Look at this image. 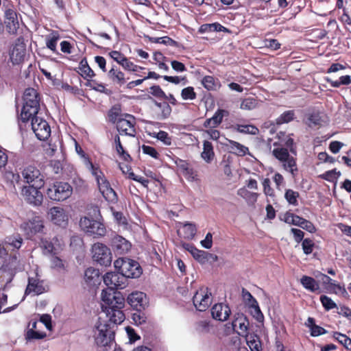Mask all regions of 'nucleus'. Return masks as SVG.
Listing matches in <instances>:
<instances>
[{
	"mask_svg": "<svg viewBox=\"0 0 351 351\" xmlns=\"http://www.w3.org/2000/svg\"><path fill=\"white\" fill-rule=\"evenodd\" d=\"M319 300L326 311L332 310L337 306L336 303L327 295H322Z\"/></svg>",
	"mask_w": 351,
	"mask_h": 351,
	"instance_id": "nucleus-55",
	"label": "nucleus"
},
{
	"mask_svg": "<svg viewBox=\"0 0 351 351\" xmlns=\"http://www.w3.org/2000/svg\"><path fill=\"white\" fill-rule=\"evenodd\" d=\"M117 270L121 271L126 278H138L143 272L140 264L128 258H119L114 263Z\"/></svg>",
	"mask_w": 351,
	"mask_h": 351,
	"instance_id": "nucleus-5",
	"label": "nucleus"
},
{
	"mask_svg": "<svg viewBox=\"0 0 351 351\" xmlns=\"http://www.w3.org/2000/svg\"><path fill=\"white\" fill-rule=\"evenodd\" d=\"M232 128L237 132L242 134L256 135L259 132L258 128L252 124H235L232 125Z\"/></svg>",
	"mask_w": 351,
	"mask_h": 351,
	"instance_id": "nucleus-38",
	"label": "nucleus"
},
{
	"mask_svg": "<svg viewBox=\"0 0 351 351\" xmlns=\"http://www.w3.org/2000/svg\"><path fill=\"white\" fill-rule=\"evenodd\" d=\"M289 149L285 147H276L272 151V155L280 162L286 171H289L293 176L298 172L296 158L291 156Z\"/></svg>",
	"mask_w": 351,
	"mask_h": 351,
	"instance_id": "nucleus-8",
	"label": "nucleus"
},
{
	"mask_svg": "<svg viewBox=\"0 0 351 351\" xmlns=\"http://www.w3.org/2000/svg\"><path fill=\"white\" fill-rule=\"evenodd\" d=\"M225 145L230 153L238 156H244L249 154L248 147L239 142L227 139V143H226Z\"/></svg>",
	"mask_w": 351,
	"mask_h": 351,
	"instance_id": "nucleus-26",
	"label": "nucleus"
},
{
	"mask_svg": "<svg viewBox=\"0 0 351 351\" xmlns=\"http://www.w3.org/2000/svg\"><path fill=\"white\" fill-rule=\"evenodd\" d=\"M23 180L28 185L44 186L45 184V175L40 169L34 165H28L23 167L21 171Z\"/></svg>",
	"mask_w": 351,
	"mask_h": 351,
	"instance_id": "nucleus-6",
	"label": "nucleus"
},
{
	"mask_svg": "<svg viewBox=\"0 0 351 351\" xmlns=\"http://www.w3.org/2000/svg\"><path fill=\"white\" fill-rule=\"evenodd\" d=\"M145 309L135 310L132 314V319L136 326L142 325L146 323L147 317L144 312Z\"/></svg>",
	"mask_w": 351,
	"mask_h": 351,
	"instance_id": "nucleus-47",
	"label": "nucleus"
},
{
	"mask_svg": "<svg viewBox=\"0 0 351 351\" xmlns=\"http://www.w3.org/2000/svg\"><path fill=\"white\" fill-rule=\"evenodd\" d=\"M32 292L35 293L36 295H40L45 292V289L43 286V282L38 279L37 277L28 278V285L25 291V294L28 295Z\"/></svg>",
	"mask_w": 351,
	"mask_h": 351,
	"instance_id": "nucleus-25",
	"label": "nucleus"
},
{
	"mask_svg": "<svg viewBox=\"0 0 351 351\" xmlns=\"http://www.w3.org/2000/svg\"><path fill=\"white\" fill-rule=\"evenodd\" d=\"M250 309V313L253 317L258 322H263L264 315L261 311L258 302L254 304H252L248 306Z\"/></svg>",
	"mask_w": 351,
	"mask_h": 351,
	"instance_id": "nucleus-49",
	"label": "nucleus"
},
{
	"mask_svg": "<svg viewBox=\"0 0 351 351\" xmlns=\"http://www.w3.org/2000/svg\"><path fill=\"white\" fill-rule=\"evenodd\" d=\"M178 171L184 176L189 182L197 181L198 173L193 166L186 160L177 158L175 160Z\"/></svg>",
	"mask_w": 351,
	"mask_h": 351,
	"instance_id": "nucleus-16",
	"label": "nucleus"
},
{
	"mask_svg": "<svg viewBox=\"0 0 351 351\" xmlns=\"http://www.w3.org/2000/svg\"><path fill=\"white\" fill-rule=\"evenodd\" d=\"M26 53V48L24 44H16L10 54V58L13 64H19L24 60Z\"/></svg>",
	"mask_w": 351,
	"mask_h": 351,
	"instance_id": "nucleus-27",
	"label": "nucleus"
},
{
	"mask_svg": "<svg viewBox=\"0 0 351 351\" xmlns=\"http://www.w3.org/2000/svg\"><path fill=\"white\" fill-rule=\"evenodd\" d=\"M23 243V239L20 237L18 239H9V241L5 243V245L8 248V250L10 249L11 247H13V249L19 250Z\"/></svg>",
	"mask_w": 351,
	"mask_h": 351,
	"instance_id": "nucleus-63",
	"label": "nucleus"
},
{
	"mask_svg": "<svg viewBox=\"0 0 351 351\" xmlns=\"http://www.w3.org/2000/svg\"><path fill=\"white\" fill-rule=\"evenodd\" d=\"M121 106L120 104L112 106L108 112L109 121L113 124H116L119 120V118L122 117L123 114L121 113Z\"/></svg>",
	"mask_w": 351,
	"mask_h": 351,
	"instance_id": "nucleus-40",
	"label": "nucleus"
},
{
	"mask_svg": "<svg viewBox=\"0 0 351 351\" xmlns=\"http://www.w3.org/2000/svg\"><path fill=\"white\" fill-rule=\"evenodd\" d=\"M212 328L210 322L207 320H201L196 323L195 329L200 334L210 333Z\"/></svg>",
	"mask_w": 351,
	"mask_h": 351,
	"instance_id": "nucleus-53",
	"label": "nucleus"
},
{
	"mask_svg": "<svg viewBox=\"0 0 351 351\" xmlns=\"http://www.w3.org/2000/svg\"><path fill=\"white\" fill-rule=\"evenodd\" d=\"M156 137L167 145H170L171 144V138L169 137V134L165 131H159L156 134Z\"/></svg>",
	"mask_w": 351,
	"mask_h": 351,
	"instance_id": "nucleus-64",
	"label": "nucleus"
},
{
	"mask_svg": "<svg viewBox=\"0 0 351 351\" xmlns=\"http://www.w3.org/2000/svg\"><path fill=\"white\" fill-rule=\"evenodd\" d=\"M77 69L80 70V71H77V72L85 80H88V78H92L95 76L94 71L89 66L86 58L81 60Z\"/></svg>",
	"mask_w": 351,
	"mask_h": 351,
	"instance_id": "nucleus-32",
	"label": "nucleus"
},
{
	"mask_svg": "<svg viewBox=\"0 0 351 351\" xmlns=\"http://www.w3.org/2000/svg\"><path fill=\"white\" fill-rule=\"evenodd\" d=\"M153 106H152L151 112L154 119L158 121H163L168 119L172 112V108L169 104L166 101H158L152 99Z\"/></svg>",
	"mask_w": 351,
	"mask_h": 351,
	"instance_id": "nucleus-15",
	"label": "nucleus"
},
{
	"mask_svg": "<svg viewBox=\"0 0 351 351\" xmlns=\"http://www.w3.org/2000/svg\"><path fill=\"white\" fill-rule=\"evenodd\" d=\"M114 143L115 149L119 157L125 161L129 162L132 160L130 155L125 151L123 146L121 142L119 134H115L114 136Z\"/></svg>",
	"mask_w": 351,
	"mask_h": 351,
	"instance_id": "nucleus-33",
	"label": "nucleus"
},
{
	"mask_svg": "<svg viewBox=\"0 0 351 351\" xmlns=\"http://www.w3.org/2000/svg\"><path fill=\"white\" fill-rule=\"evenodd\" d=\"M93 212L95 218L93 216H84L80 219V226L82 230L87 234L93 236L95 238H99L105 236L106 228L100 218L99 209L97 206L93 207Z\"/></svg>",
	"mask_w": 351,
	"mask_h": 351,
	"instance_id": "nucleus-4",
	"label": "nucleus"
},
{
	"mask_svg": "<svg viewBox=\"0 0 351 351\" xmlns=\"http://www.w3.org/2000/svg\"><path fill=\"white\" fill-rule=\"evenodd\" d=\"M300 283L307 290L315 292L319 289V282L313 277L303 276L300 278Z\"/></svg>",
	"mask_w": 351,
	"mask_h": 351,
	"instance_id": "nucleus-34",
	"label": "nucleus"
},
{
	"mask_svg": "<svg viewBox=\"0 0 351 351\" xmlns=\"http://www.w3.org/2000/svg\"><path fill=\"white\" fill-rule=\"evenodd\" d=\"M60 36L58 32L53 31L46 38V46L53 53H58L57 51V43L60 40Z\"/></svg>",
	"mask_w": 351,
	"mask_h": 351,
	"instance_id": "nucleus-42",
	"label": "nucleus"
},
{
	"mask_svg": "<svg viewBox=\"0 0 351 351\" xmlns=\"http://www.w3.org/2000/svg\"><path fill=\"white\" fill-rule=\"evenodd\" d=\"M101 300L103 302L101 307L108 320H102L99 317L96 326L98 334L95 337V342L98 346L106 347L110 346L114 341V325L121 324L125 319L123 311L125 299L119 291L103 290Z\"/></svg>",
	"mask_w": 351,
	"mask_h": 351,
	"instance_id": "nucleus-1",
	"label": "nucleus"
},
{
	"mask_svg": "<svg viewBox=\"0 0 351 351\" xmlns=\"http://www.w3.org/2000/svg\"><path fill=\"white\" fill-rule=\"evenodd\" d=\"M141 148L143 154L149 155L155 159L159 158V154L154 147L143 145Z\"/></svg>",
	"mask_w": 351,
	"mask_h": 351,
	"instance_id": "nucleus-60",
	"label": "nucleus"
},
{
	"mask_svg": "<svg viewBox=\"0 0 351 351\" xmlns=\"http://www.w3.org/2000/svg\"><path fill=\"white\" fill-rule=\"evenodd\" d=\"M211 293L208 287H201L196 291L193 298V303L199 311H205L211 304Z\"/></svg>",
	"mask_w": 351,
	"mask_h": 351,
	"instance_id": "nucleus-13",
	"label": "nucleus"
},
{
	"mask_svg": "<svg viewBox=\"0 0 351 351\" xmlns=\"http://www.w3.org/2000/svg\"><path fill=\"white\" fill-rule=\"evenodd\" d=\"M335 340L342 344L346 349L351 350V339L346 335L335 332L333 334Z\"/></svg>",
	"mask_w": 351,
	"mask_h": 351,
	"instance_id": "nucleus-50",
	"label": "nucleus"
},
{
	"mask_svg": "<svg viewBox=\"0 0 351 351\" xmlns=\"http://www.w3.org/2000/svg\"><path fill=\"white\" fill-rule=\"evenodd\" d=\"M218 80L211 75H206L202 80V84L208 90H215L217 86Z\"/></svg>",
	"mask_w": 351,
	"mask_h": 351,
	"instance_id": "nucleus-48",
	"label": "nucleus"
},
{
	"mask_svg": "<svg viewBox=\"0 0 351 351\" xmlns=\"http://www.w3.org/2000/svg\"><path fill=\"white\" fill-rule=\"evenodd\" d=\"M46 337V333L43 332H39L30 328L27 331L26 339L28 340L32 339H42Z\"/></svg>",
	"mask_w": 351,
	"mask_h": 351,
	"instance_id": "nucleus-58",
	"label": "nucleus"
},
{
	"mask_svg": "<svg viewBox=\"0 0 351 351\" xmlns=\"http://www.w3.org/2000/svg\"><path fill=\"white\" fill-rule=\"evenodd\" d=\"M248 321L245 316H244L243 314L241 315H239L232 321V326L234 330L239 326V328L241 331L242 333L246 334L248 333L247 329H248Z\"/></svg>",
	"mask_w": 351,
	"mask_h": 351,
	"instance_id": "nucleus-41",
	"label": "nucleus"
},
{
	"mask_svg": "<svg viewBox=\"0 0 351 351\" xmlns=\"http://www.w3.org/2000/svg\"><path fill=\"white\" fill-rule=\"evenodd\" d=\"M112 247L116 253L123 254L130 250L131 244L123 237L117 235L112 239Z\"/></svg>",
	"mask_w": 351,
	"mask_h": 351,
	"instance_id": "nucleus-23",
	"label": "nucleus"
},
{
	"mask_svg": "<svg viewBox=\"0 0 351 351\" xmlns=\"http://www.w3.org/2000/svg\"><path fill=\"white\" fill-rule=\"evenodd\" d=\"M293 134H286L285 132H279L277 134V138L279 141V145L282 147L287 148L289 152L294 154H297V146L293 138Z\"/></svg>",
	"mask_w": 351,
	"mask_h": 351,
	"instance_id": "nucleus-22",
	"label": "nucleus"
},
{
	"mask_svg": "<svg viewBox=\"0 0 351 351\" xmlns=\"http://www.w3.org/2000/svg\"><path fill=\"white\" fill-rule=\"evenodd\" d=\"M93 258L99 265L105 267L110 266L112 263L110 250L101 243H95L92 247Z\"/></svg>",
	"mask_w": 351,
	"mask_h": 351,
	"instance_id": "nucleus-11",
	"label": "nucleus"
},
{
	"mask_svg": "<svg viewBox=\"0 0 351 351\" xmlns=\"http://www.w3.org/2000/svg\"><path fill=\"white\" fill-rule=\"evenodd\" d=\"M44 228L43 220L39 216H35L21 224V228L29 237L43 232Z\"/></svg>",
	"mask_w": 351,
	"mask_h": 351,
	"instance_id": "nucleus-18",
	"label": "nucleus"
},
{
	"mask_svg": "<svg viewBox=\"0 0 351 351\" xmlns=\"http://www.w3.org/2000/svg\"><path fill=\"white\" fill-rule=\"evenodd\" d=\"M5 24L6 29L10 34L15 35L19 28L18 14L13 6L5 11Z\"/></svg>",
	"mask_w": 351,
	"mask_h": 351,
	"instance_id": "nucleus-17",
	"label": "nucleus"
},
{
	"mask_svg": "<svg viewBox=\"0 0 351 351\" xmlns=\"http://www.w3.org/2000/svg\"><path fill=\"white\" fill-rule=\"evenodd\" d=\"M108 77L115 84L121 86L126 83L127 79L125 74L117 66H112L108 71Z\"/></svg>",
	"mask_w": 351,
	"mask_h": 351,
	"instance_id": "nucleus-30",
	"label": "nucleus"
},
{
	"mask_svg": "<svg viewBox=\"0 0 351 351\" xmlns=\"http://www.w3.org/2000/svg\"><path fill=\"white\" fill-rule=\"evenodd\" d=\"M228 29L224 26L221 25L219 23H205L202 24L199 29L198 32L200 34H204L206 32H227Z\"/></svg>",
	"mask_w": 351,
	"mask_h": 351,
	"instance_id": "nucleus-35",
	"label": "nucleus"
},
{
	"mask_svg": "<svg viewBox=\"0 0 351 351\" xmlns=\"http://www.w3.org/2000/svg\"><path fill=\"white\" fill-rule=\"evenodd\" d=\"M201 157L207 163H210L215 158V152L211 142L204 141L203 142V151Z\"/></svg>",
	"mask_w": 351,
	"mask_h": 351,
	"instance_id": "nucleus-31",
	"label": "nucleus"
},
{
	"mask_svg": "<svg viewBox=\"0 0 351 351\" xmlns=\"http://www.w3.org/2000/svg\"><path fill=\"white\" fill-rule=\"evenodd\" d=\"M295 222V226L301 227L302 228L307 230L311 233H314L316 232V228L314 224L311 221L306 220L302 217L298 215Z\"/></svg>",
	"mask_w": 351,
	"mask_h": 351,
	"instance_id": "nucleus-43",
	"label": "nucleus"
},
{
	"mask_svg": "<svg viewBox=\"0 0 351 351\" xmlns=\"http://www.w3.org/2000/svg\"><path fill=\"white\" fill-rule=\"evenodd\" d=\"M242 297L248 306H250L252 304L256 303L257 302V300L253 297L250 292L248 291L245 288L242 289Z\"/></svg>",
	"mask_w": 351,
	"mask_h": 351,
	"instance_id": "nucleus-62",
	"label": "nucleus"
},
{
	"mask_svg": "<svg viewBox=\"0 0 351 351\" xmlns=\"http://www.w3.org/2000/svg\"><path fill=\"white\" fill-rule=\"evenodd\" d=\"M299 196V193L292 189H287L285 193V198L286 200L289 202V204L293 206L298 205V198Z\"/></svg>",
	"mask_w": 351,
	"mask_h": 351,
	"instance_id": "nucleus-51",
	"label": "nucleus"
},
{
	"mask_svg": "<svg viewBox=\"0 0 351 351\" xmlns=\"http://www.w3.org/2000/svg\"><path fill=\"white\" fill-rule=\"evenodd\" d=\"M323 120L320 112H313L307 115L306 120L304 121L309 128L319 127L322 125Z\"/></svg>",
	"mask_w": 351,
	"mask_h": 351,
	"instance_id": "nucleus-37",
	"label": "nucleus"
},
{
	"mask_svg": "<svg viewBox=\"0 0 351 351\" xmlns=\"http://www.w3.org/2000/svg\"><path fill=\"white\" fill-rule=\"evenodd\" d=\"M72 192L73 188L69 183L57 181L47 189V195L50 199L60 202L68 199Z\"/></svg>",
	"mask_w": 351,
	"mask_h": 351,
	"instance_id": "nucleus-7",
	"label": "nucleus"
},
{
	"mask_svg": "<svg viewBox=\"0 0 351 351\" xmlns=\"http://www.w3.org/2000/svg\"><path fill=\"white\" fill-rule=\"evenodd\" d=\"M302 247L306 255L311 254L314 250L315 243L311 239L306 238L302 242Z\"/></svg>",
	"mask_w": 351,
	"mask_h": 351,
	"instance_id": "nucleus-56",
	"label": "nucleus"
},
{
	"mask_svg": "<svg viewBox=\"0 0 351 351\" xmlns=\"http://www.w3.org/2000/svg\"><path fill=\"white\" fill-rule=\"evenodd\" d=\"M49 214L53 223L60 226H65L67 224L69 217L63 208L53 206L50 208Z\"/></svg>",
	"mask_w": 351,
	"mask_h": 351,
	"instance_id": "nucleus-20",
	"label": "nucleus"
},
{
	"mask_svg": "<svg viewBox=\"0 0 351 351\" xmlns=\"http://www.w3.org/2000/svg\"><path fill=\"white\" fill-rule=\"evenodd\" d=\"M237 194L240 197L244 198L250 205H254L259 196L258 193L251 192L245 188L239 189L237 191Z\"/></svg>",
	"mask_w": 351,
	"mask_h": 351,
	"instance_id": "nucleus-36",
	"label": "nucleus"
},
{
	"mask_svg": "<svg viewBox=\"0 0 351 351\" xmlns=\"http://www.w3.org/2000/svg\"><path fill=\"white\" fill-rule=\"evenodd\" d=\"M84 245V241L82 237L77 235H74L71 238L70 246L73 250L81 249Z\"/></svg>",
	"mask_w": 351,
	"mask_h": 351,
	"instance_id": "nucleus-59",
	"label": "nucleus"
},
{
	"mask_svg": "<svg viewBox=\"0 0 351 351\" xmlns=\"http://www.w3.org/2000/svg\"><path fill=\"white\" fill-rule=\"evenodd\" d=\"M127 278L121 271L107 272L104 276V282L108 287L107 290L117 291L125 287Z\"/></svg>",
	"mask_w": 351,
	"mask_h": 351,
	"instance_id": "nucleus-14",
	"label": "nucleus"
},
{
	"mask_svg": "<svg viewBox=\"0 0 351 351\" xmlns=\"http://www.w3.org/2000/svg\"><path fill=\"white\" fill-rule=\"evenodd\" d=\"M228 114L227 110L218 109L211 118L204 121L203 125L206 128H216L222 123L223 117Z\"/></svg>",
	"mask_w": 351,
	"mask_h": 351,
	"instance_id": "nucleus-24",
	"label": "nucleus"
},
{
	"mask_svg": "<svg viewBox=\"0 0 351 351\" xmlns=\"http://www.w3.org/2000/svg\"><path fill=\"white\" fill-rule=\"evenodd\" d=\"M136 125L134 116L124 113L116 123V128L119 134L134 137L136 134Z\"/></svg>",
	"mask_w": 351,
	"mask_h": 351,
	"instance_id": "nucleus-9",
	"label": "nucleus"
},
{
	"mask_svg": "<svg viewBox=\"0 0 351 351\" xmlns=\"http://www.w3.org/2000/svg\"><path fill=\"white\" fill-rule=\"evenodd\" d=\"M295 118V113L293 110H289L285 111L281 114L276 119V123L277 125H282L284 123H288Z\"/></svg>",
	"mask_w": 351,
	"mask_h": 351,
	"instance_id": "nucleus-44",
	"label": "nucleus"
},
{
	"mask_svg": "<svg viewBox=\"0 0 351 351\" xmlns=\"http://www.w3.org/2000/svg\"><path fill=\"white\" fill-rule=\"evenodd\" d=\"M185 248L191 254L193 257L202 264L206 263L212 254L203 250H198L193 245L186 244Z\"/></svg>",
	"mask_w": 351,
	"mask_h": 351,
	"instance_id": "nucleus-28",
	"label": "nucleus"
},
{
	"mask_svg": "<svg viewBox=\"0 0 351 351\" xmlns=\"http://www.w3.org/2000/svg\"><path fill=\"white\" fill-rule=\"evenodd\" d=\"M31 125L36 136L40 141H45L51 135V128L48 122L38 114L30 119Z\"/></svg>",
	"mask_w": 351,
	"mask_h": 351,
	"instance_id": "nucleus-12",
	"label": "nucleus"
},
{
	"mask_svg": "<svg viewBox=\"0 0 351 351\" xmlns=\"http://www.w3.org/2000/svg\"><path fill=\"white\" fill-rule=\"evenodd\" d=\"M181 96L184 100H193L196 98L197 94L195 92L193 87L188 86L182 90Z\"/></svg>",
	"mask_w": 351,
	"mask_h": 351,
	"instance_id": "nucleus-57",
	"label": "nucleus"
},
{
	"mask_svg": "<svg viewBox=\"0 0 351 351\" xmlns=\"http://www.w3.org/2000/svg\"><path fill=\"white\" fill-rule=\"evenodd\" d=\"M231 313L229 306L224 303L215 304L211 308L213 319L224 322L228 319Z\"/></svg>",
	"mask_w": 351,
	"mask_h": 351,
	"instance_id": "nucleus-21",
	"label": "nucleus"
},
{
	"mask_svg": "<svg viewBox=\"0 0 351 351\" xmlns=\"http://www.w3.org/2000/svg\"><path fill=\"white\" fill-rule=\"evenodd\" d=\"M183 237L186 239H192L196 234L197 228L194 223H185L182 227Z\"/></svg>",
	"mask_w": 351,
	"mask_h": 351,
	"instance_id": "nucleus-45",
	"label": "nucleus"
},
{
	"mask_svg": "<svg viewBox=\"0 0 351 351\" xmlns=\"http://www.w3.org/2000/svg\"><path fill=\"white\" fill-rule=\"evenodd\" d=\"M263 192L267 197L271 198L273 201L276 199V194L274 189L271 186V181L269 178H266L263 181Z\"/></svg>",
	"mask_w": 351,
	"mask_h": 351,
	"instance_id": "nucleus-54",
	"label": "nucleus"
},
{
	"mask_svg": "<svg viewBox=\"0 0 351 351\" xmlns=\"http://www.w3.org/2000/svg\"><path fill=\"white\" fill-rule=\"evenodd\" d=\"M245 340L247 346L252 351H260L261 349V343L259 337L254 334L246 333L245 335Z\"/></svg>",
	"mask_w": 351,
	"mask_h": 351,
	"instance_id": "nucleus-39",
	"label": "nucleus"
},
{
	"mask_svg": "<svg viewBox=\"0 0 351 351\" xmlns=\"http://www.w3.org/2000/svg\"><path fill=\"white\" fill-rule=\"evenodd\" d=\"M84 164L95 178L99 191L104 199L108 202L116 203L118 200L117 193L111 187L110 182L106 178L99 165L98 164H93L89 157L85 158Z\"/></svg>",
	"mask_w": 351,
	"mask_h": 351,
	"instance_id": "nucleus-2",
	"label": "nucleus"
},
{
	"mask_svg": "<svg viewBox=\"0 0 351 351\" xmlns=\"http://www.w3.org/2000/svg\"><path fill=\"white\" fill-rule=\"evenodd\" d=\"M43 187L33 185L23 186L21 189V195L29 204L39 206L43 202V195L40 191Z\"/></svg>",
	"mask_w": 351,
	"mask_h": 351,
	"instance_id": "nucleus-10",
	"label": "nucleus"
},
{
	"mask_svg": "<svg viewBox=\"0 0 351 351\" xmlns=\"http://www.w3.org/2000/svg\"><path fill=\"white\" fill-rule=\"evenodd\" d=\"M149 93L153 96L162 99L163 97H166V93L162 90L159 85H154L149 88Z\"/></svg>",
	"mask_w": 351,
	"mask_h": 351,
	"instance_id": "nucleus-61",
	"label": "nucleus"
},
{
	"mask_svg": "<svg viewBox=\"0 0 351 351\" xmlns=\"http://www.w3.org/2000/svg\"><path fill=\"white\" fill-rule=\"evenodd\" d=\"M99 271L93 267H88L84 272V280L88 284H95V280L99 278Z\"/></svg>",
	"mask_w": 351,
	"mask_h": 351,
	"instance_id": "nucleus-46",
	"label": "nucleus"
},
{
	"mask_svg": "<svg viewBox=\"0 0 351 351\" xmlns=\"http://www.w3.org/2000/svg\"><path fill=\"white\" fill-rule=\"evenodd\" d=\"M324 285L326 292L329 293L337 294L339 292L346 291L343 287L326 275L324 276Z\"/></svg>",
	"mask_w": 351,
	"mask_h": 351,
	"instance_id": "nucleus-29",
	"label": "nucleus"
},
{
	"mask_svg": "<svg viewBox=\"0 0 351 351\" xmlns=\"http://www.w3.org/2000/svg\"><path fill=\"white\" fill-rule=\"evenodd\" d=\"M127 302L134 310L145 309L148 306L146 294L141 291L132 292L129 294Z\"/></svg>",
	"mask_w": 351,
	"mask_h": 351,
	"instance_id": "nucleus-19",
	"label": "nucleus"
},
{
	"mask_svg": "<svg viewBox=\"0 0 351 351\" xmlns=\"http://www.w3.org/2000/svg\"><path fill=\"white\" fill-rule=\"evenodd\" d=\"M23 100V104L18 119L19 123H26L32 117L38 114L40 96L34 88H27L24 91Z\"/></svg>",
	"mask_w": 351,
	"mask_h": 351,
	"instance_id": "nucleus-3",
	"label": "nucleus"
},
{
	"mask_svg": "<svg viewBox=\"0 0 351 351\" xmlns=\"http://www.w3.org/2000/svg\"><path fill=\"white\" fill-rule=\"evenodd\" d=\"M257 104L256 99L254 97H247L241 101L240 108L242 110H251L254 109Z\"/></svg>",
	"mask_w": 351,
	"mask_h": 351,
	"instance_id": "nucleus-52",
	"label": "nucleus"
}]
</instances>
